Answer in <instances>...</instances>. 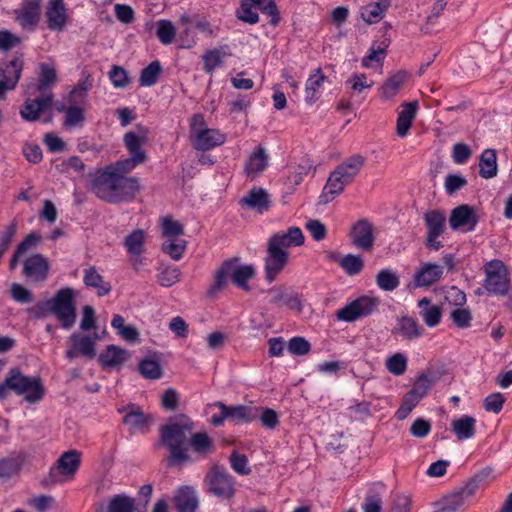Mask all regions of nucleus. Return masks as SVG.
I'll return each mask as SVG.
<instances>
[{
    "label": "nucleus",
    "instance_id": "nucleus-1",
    "mask_svg": "<svg viewBox=\"0 0 512 512\" xmlns=\"http://www.w3.org/2000/svg\"><path fill=\"white\" fill-rule=\"evenodd\" d=\"M194 429V421L186 414L169 417L167 423L160 427V442L169 451L166 458L168 466L177 467L192 461L187 444Z\"/></svg>",
    "mask_w": 512,
    "mask_h": 512
},
{
    "label": "nucleus",
    "instance_id": "nucleus-2",
    "mask_svg": "<svg viewBox=\"0 0 512 512\" xmlns=\"http://www.w3.org/2000/svg\"><path fill=\"white\" fill-rule=\"evenodd\" d=\"M139 189L137 177H127L118 172H111V167H106L91 181L92 192L99 199L111 204L134 199Z\"/></svg>",
    "mask_w": 512,
    "mask_h": 512
},
{
    "label": "nucleus",
    "instance_id": "nucleus-3",
    "mask_svg": "<svg viewBox=\"0 0 512 512\" xmlns=\"http://www.w3.org/2000/svg\"><path fill=\"white\" fill-rule=\"evenodd\" d=\"M304 240V235L298 227H290L286 232H277L268 239L264 263L265 279L269 283H272L288 264L287 249L303 245Z\"/></svg>",
    "mask_w": 512,
    "mask_h": 512
},
{
    "label": "nucleus",
    "instance_id": "nucleus-4",
    "mask_svg": "<svg viewBox=\"0 0 512 512\" xmlns=\"http://www.w3.org/2000/svg\"><path fill=\"white\" fill-rule=\"evenodd\" d=\"M239 257L226 259L215 271L214 281L207 290V296L213 297L219 291L223 290L228 283V277H231L232 283L244 291H250L248 280L256 275L253 265L238 266Z\"/></svg>",
    "mask_w": 512,
    "mask_h": 512
},
{
    "label": "nucleus",
    "instance_id": "nucleus-5",
    "mask_svg": "<svg viewBox=\"0 0 512 512\" xmlns=\"http://www.w3.org/2000/svg\"><path fill=\"white\" fill-rule=\"evenodd\" d=\"M9 391L23 396L29 403L39 402L45 394L40 377L26 376L18 368L10 369L3 383L0 384V400L5 399Z\"/></svg>",
    "mask_w": 512,
    "mask_h": 512
},
{
    "label": "nucleus",
    "instance_id": "nucleus-6",
    "mask_svg": "<svg viewBox=\"0 0 512 512\" xmlns=\"http://www.w3.org/2000/svg\"><path fill=\"white\" fill-rule=\"evenodd\" d=\"M190 140L194 149L208 151L225 143L226 135L218 129L207 128L202 114H194L190 120Z\"/></svg>",
    "mask_w": 512,
    "mask_h": 512
},
{
    "label": "nucleus",
    "instance_id": "nucleus-7",
    "mask_svg": "<svg viewBox=\"0 0 512 512\" xmlns=\"http://www.w3.org/2000/svg\"><path fill=\"white\" fill-rule=\"evenodd\" d=\"M204 482L212 495L223 500H230L235 495V479L225 467L213 465L207 472Z\"/></svg>",
    "mask_w": 512,
    "mask_h": 512
},
{
    "label": "nucleus",
    "instance_id": "nucleus-8",
    "mask_svg": "<svg viewBox=\"0 0 512 512\" xmlns=\"http://www.w3.org/2000/svg\"><path fill=\"white\" fill-rule=\"evenodd\" d=\"M52 314L57 317L64 329H70L76 321L74 291L70 287L60 289L49 299Z\"/></svg>",
    "mask_w": 512,
    "mask_h": 512
},
{
    "label": "nucleus",
    "instance_id": "nucleus-9",
    "mask_svg": "<svg viewBox=\"0 0 512 512\" xmlns=\"http://www.w3.org/2000/svg\"><path fill=\"white\" fill-rule=\"evenodd\" d=\"M485 288L489 293L505 295L508 291V273L504 263L492 260L485 266Z\"/></svg>",
    "mask_w": 512,
    "mask_h": 512
},
{
    "label": "nucleus",
    "instance_id": "nucleus-10",
    "mask_svg": "<svg viewBox=\"0 0 512 512\" xmlns=\"http://www.w3.org/2000/svg\"><path fill=\"white\" fill-rule=\"evenodd\" d=\"M378 305V300L367 296L359 297L336 312L338 320L354 322L372 314Z\"/></svg>",
    "mask_w": 512,
    "mask_h": 512
},
{
    "label": "nucleus",
    "instance_id": "nucleus-11",
    "mask_svg": "<svg viewBox=\"0 0 512 512\" xmlns=\"http://www.w3.org/2000/svg\"><path fill=\"white\" fill-rule=\"evenodd\" d=\"M97 339L98 335L96 333L93 336L73 333L69 337L71 346L66 351V357L70 360L78 356L93 359L96 356Z\"/></svg>",
    "mask_w": 512,
    "mask_h": 512
},
{
    "label": "nucleus",
    "instance_id": "nucleus-12",
    "mask_svg": "<svg viewBox=\"0 0 512 512\" xmlns=\"http://www.w3.org/2000/svg\"><path fill=\"white\" fill-rule=\"evenodd\" d=\"M351 243L362 251L372 250L375 242L374 227L367 219H359L350 229Z\"/></svg>",
    "mask_w": 512,
    "mask_h": 512
},
{
    "label": "nucleus",
    "instance_id": "nucleus-13",
    "mask_svg": "<svg viewBox=\"0 0 512 512\" xmlns=\"http://www.w3.org/2000/svg\"><path fill=\"white\" fill-rule=\"evenodd\" d=\"M136 132L129 131L124 134L123 142L131 157L136 158L141 162L147 160V154L142 145L147 142L149 129L141 124H137Z\"/></svg>",
    "mask_w": 512,
    "mask_h": 512
},
{
    "label": "nucleus",
    "instance_id": "nucleus-14",
    "mask_svg": "<svg viewBox=\"0 0 512 512\" xmlns=\"http://www.w3.org/2000/svg\"><path fill=\"white\" fill-rule=\"evenodd\" d=\"M52 103V93L42 94V96L35 99L28 98L20 110V115L26 121L35 122L40 118L42 112L51 109Z\"/></svg>",
    "mask_w": 512,
    "mask_h": 512
},
{
    "label": "nucleus",
    "instance_id": "nucleus-15",
    "mask_svg": "<svg viewBox=\"0 0 512 512\" xmlns=\"http://www.w3.org/2000/svg\"><path fill=\"white\" fill-rule=\"evenodd\" d=\"M48 272L49 263L42 254H34L24 261L23 274L33 282L45 281Z\"/></svg>",
    "mask_w": 512,
    "mask_h": 512
},
{
    "label": "nucleus",
    "instance_id": "nucleus-16",
    "mask_svg": "<svg viewBox=\"0 0 512 512\" xmlns=\"http://www.w3.org/2000/svg\"><path fill=\"white\" fill-rule=\"evenodd\" d=\"M269 294L272 295L270 299L272 304L283 302L288 309L295 310L299 313L302 312V296L294 290L284 286H277L269 289Z\"/></svg>",
    "mask_w": 512,
    "mask_h": 512
},
{
    "label": "nucleus",
    "instance_id": "nucleus-17",
    "mask_svg": "<svg viewBox=\"0 0 512 512\" xmlns=\"http://www.w3.org/2000/svg\"><path fill=\"white\" fill-rule=\"evenodd\" d=\"M478 223V216L474 209L469 205H460L454 208L449 218V224L452 229L456 230L466 227L467 231H472Z\"/></svg>",
    "mask_w": 512,
    "mask_h": 512
},
{
    "label": "nucleus",
    "instance_id": "nucleus-18",
    "mask_svg": "<svg viewBox=\"0 0 512 512\" xmlns=\"http://www.w3.org/2000/svg\"><path fill=\"white\" fill-rule=\"evenodd\" d=\"M41 0H24L22 8L15 10L16 20L23 28L34 29L40 19Z\"/></svg>",
    "mask_w": 512,
    "mask_h": 512
},
{
    "label": "nucleus",
    "instance_id": "nucleus-19",
    "mask_svg": "<svg viewBox=\"0 0 512 512\" xmlns=\"http://www.w3.org/2000/svg\"><path fill=\"white\" fill-rule=\"evenodd\" d=\"M366 157L361 154H353L344 159L334 169L344 180L351 184L365 166Z\"/></svg>",
    "mask_w": 512,
    "mask_h": 512
},
{
    "label": "nucleus",
    "instance_id": "nucleus-20",
    "mask_svg": "<svg viewBox=\"0 0 512 512\" xmlns=\"http://www.w3.org/2000/svg\"><path fill=\"white\" fill-rule=\"evenodd\" d=\"M173 502L177 512H196L199 506L197 492L191 486L180 487L173 497Z\"/></svg>",
    "mask_w": 512,
    "mask_h": 512
},
{
    "label": "nucleus",
    "instance_id": "nucleus-21",
    "mask_svg": "<svg viewBox=\"0 0 512 512\" xmlns=\"http://www.w3.org/2000/svg\"><path fill=\"white\" fill-rule=\"evenodd\" d=\"M239 204L242 207H248L259 213H263L270 208L271 201L265 189L254 187L248 191L245 197L240 199Z\"/></svg>",
    "mask_w": 512,
    "mask_h": 512
},
{
    "label": "nucleus",
    "instance_id": "nucleus-22",
    "mask_svg": "<svg viewBox=\"0 0 512 512\" xmlns=\"http://www.w3.org/2000/svg\"><path fill=\"white\" fill-rule=\"evenodd\" d=\"M349 183L334 170L330 172L326 184L319 196V203L326 205L339 196Z\"/></svg>",
    "mask_w": 512,
    "mask_h": 512
},
{
    "label": "nucleus",
    "instance_id": "nucleus-23",
    "mask_svg": "<svg viewBox=\"0 0 512 512\" xmlns=\"http://www.w3.org/2000/svg\"><path fill=\"white\" fill-rule=\"evenodd\" d=\"M46 18L50 30L61 31L64 29L67 14L63 0H49Z\"/></svg>",
    "mask_w": 512,
    "mask_h": 512
},
{
    "label": "nucleus",
    "instance_id": "nucleus-24",
    "mask_svg": "<svg viewBox=\"0 0 512 512\" xmlns=\"http://www.w3.org/2000/svg\"><path fill=\"white\" fill-rule=\"evenodd\" d=\"M312 164L306 160L292 168L287 176L283 179V190L285 195H291L297 186L303 181L305 175L308 174Z\"/></svg>",
    "mask_w": 512,
    "mask_h": 512
},
{
    "label": "nucleus",
    "instance_id": "nucleus-25",
    "mask_svg": "<svg viewBox=\"0 0 512 512\" xmlns=\"http://www.w3.org/2000/svg\"><path fill=\"white\" fill-rule=\"evenodd\" d=\"M418 110V102H406L402 104V110L398 113L396 123V133L399 137H405L411 126Z\"/></svg>",
    "mask_w": 512,
    "mask_h": 512
},
{
    "label": "nucleus",
    "instance_id": "nucleus-26",
    "mask_svg": "<svg viewBox=\"0 0 512 512\" xmlns=\"http://www.w3.org/2000/svg\"><path fill=\"white\" fill-rule=\"evenodd\" d=\"M423 328L418 322L409 316H402L397 319V323L392 330L393 335H400L406 340H413L422 335Z\"/></svg>",
    "mask_w": 512,
    "mask_h": 512
},
{
    "label": "nucleus",
    "instance_id": "nucleus-27",
    "mask_svg": "<svg viewBox=\"0 0 512 512\" xmlns=\"http://www.w3.org/2000/svg\"><path fill=\"white\" fill-rule=\"evenodd\" d=\"M128 358L127 350L111 344L99 355L98 360L102 367L114 368L121 366Z\"/></svg>",
    "mask_w": 512,
    "mask_h": 512
},
{
    "label": "nucleus",
    "instance_id": "nucleus-28",
    "mask_svg": "<svg viewBox=\"0 0 512 512\" xmlns=\"http://www.w3.org/2000/svg\"><path fill=\"white\" fill-rule=\"evenodd\" d=\"M188 444L193 452L202 457L212 454L216 449L213 439L206 432L193 433L192 431Z\"/></svg>",
    "mask_w": 512,
    "mask_h": 512
},
{
    "label": "nucleus",
    "instance_id": "nucleus-29",
    "mask_svg": "<svg viewBox=\"0 0 512 512\" xmlns=\"http://www.w3.org/2000/svg\"><path fill=\"white\" fill-rule=\"evenodd\" d=\"M451 431L459 441L472 438L476 433V419L463 415L451 422Z\"/></svg>",
    "mask_w": 512,
    "mask_h": 512
},
{
    "label": "nucleus",
    "instance_id": "nucleus-30",
    "mask_svg": "<svg viewBox=\"0 0 512 512\" xmlns=\"http://www.w3.org/2000/svg\"><path fill=\"white\" fill-rule=\"evenodd\" d=\"M225 409V416L228 420L239 423H250L259 417L258 409L255 407L237 405L227 406Z\"/></svg>",
    "mask_w": 512,
    "mask_h": 512
},
{
    "label": "nucleus",
    "instance_id": "nucleus-31",
    "mask_svg": "<svg viewBox=\"0 0 512 512\" xmlns=\"http://www.w3.org/2000/svg\"><path fill=\"white\" fill-rule=\"evenodd\" d=\"M442 268L433 263L424 264L415 274L414 282L418 287H429L442 277Z\"/></svg>",
    "mask_w": 512,
    "mask_h": 512
},
{
    "label": "nucleus",
    "instance_id": "nucleus-32",
    "mask_svg": "<svg viewBox=\"0 0 512 512\" xmlns=\"http://www.w3.org/2000/svg\"><path fill=\"white\" fill-rule=\"evenodd\" d=\"M493 469L491 467H485L477 472L462 486L459 491L462 496L466 499L472 497L478 488L485 486L489 483Z\"/></svg>",
    "mask_w": 512,
    "mask_h": 512
},
{
    "label": "nucleus",
    "instance_id": "nucleus-33",
    "mask_svg": "<svg viewBox=\"0 0 512 512\" xmlns=\"http://www.w3.org/2000/svg\"><path fill=\"white\" fill-rule=\"evenodd\" d=\"M423 220L427 235H442L446 228V215L444 211L433 209L424 213Z\"/></svg>",
    "mask_w": 512,
    "mask_h": 512
},
{
    "label": "nucleus",
    "instance_id": "nucleus-34",
    "mask_svg": "<svg viewBox=\"0 0 512 512\" xmlns=\"http://www.w3.org/2000/svg\"><path fill=\"white\" fill-rule=\"evenodd\" d=\"M268 166V156L263 147H257L245 165V172L253 179L262 173Z\"/></svg>",
    "mask_w": 512,
    "mask_h": 512
},
{
    "label": "nucleus",
    "instance_id": "nucleus-35",
    "mask_svg": "<svg viewBox=\"0 0 512 512\" xmlns=\"http://www.w3.org/2000/svg\"><path fill=\"white\" fill-rule=\"evenodd\" d=\"M24 60L22 56H15L10 61L3 62L0 68V76L3 80L18 83L23 70Z\"/></svg>",
    "mask_w": 512,
    "mask_h": 512
},
{
    "label": "nucleus",
    "instance_id": "nucleus-36",
    "mask_svg": "<svg viewBox=\"0 0 512 512\" xmlns=\"http://www.w3.org/2000/svg\"><path fill=\"white\" fill-rule=\"evenodd\" d=\"M124 411H126V414L123 417V423L133 429L145 427L150 423L149 417L145 415L142 409L136 404H129L127 407L120 410V412Z\"/></svg>",
    "mask_w": 512,
    "mask_h": 512
},
{
    "label": "nucleus",
    "instance_id": "nucleus-37",
    "mask_svg": "<svg viewBox=\"0 0 512 512\" xmlns=\"http://www.w3.org/2000/svg\"><path fill=\"white\" fill-rule=\"evenodd\" d=\"M139 373L149 380L160 379L163 375V368L160 365L157 353L142 359L138 364Z\"/></svg>",
    "mask_w": 512,
    "mask_h": 512
},
{
    "label": "nucleus",
    "instance_id": "nucleus-38",
    "mask_svg": "<svg viewBox=\"0 0 512 512\" xmlns=\"http://www.w3.org/2000/svg\"><path fill=\"white\" fill-rule=\"evenodd\" d=\"M83 281L87 287L97 289L98 296L107 295L111 291L110 283L104 281L103 276L98 273L94 266L85 269Z\"/></svg>",
    "mask_w": 512,
    "mask_h": 512
},
{
    "label": "nucleus",
    "instance_id": "nucleus-39",
    "mask_svg": "<svg viewBox=\"0 0 512 512\" xmlns=\"http://www.w3.org/2000/svg\"><path fill=\"white\" fill-rule=\"evenodd\" d=\"M497 171L496 150H484L479 160V175L484 179H490L497 175Z\"/></svg>",
    "mask_w": 512,
    "mask_h": 512
},
{
    "label": "nucleus",
    "instance_id": "nucleus-40",
    "mask_svg": "<svg viewBox=\"0 0 512 512\" xmlns=\"http://www.w3.org/2000/svg\"><path fill=\"white\" fill-rule=\"evenodd\" d=\"M418 306L421 308L419 315L428 327H435L441 320V309L437 305H431V301L424 297L419 300Z\"/></svg>",
    "mask_w": 512,
    "mask_h": 512
},
{
    "label": "nucleus",
    "instance_id": "nucleus-41",
    "mask_svg": "<svg viewBox=\"0 0 512 512\" xmlns=\"http://www.w3.org/2000/svg\"><path fill=\"white\" fill-rule=\"evenodd\" d=\"M57 464L61 474L73 475L80 465V454L75 450L67 451L60 456Z\"/></svg>",
    "mask_w": 512,
    "mask_h": 512
},
{
    "label": "nucleus",
    "instance_id": "nucleus-42",
    "mask_svg": "<svg viewBox=\"0 0 512 512\" xmlns=\"http://www.w3.org/2000/svg\"><path fill=\"white\" fill-rule=\"evenodd\" d=\"M406 79L405 72H398L390 76L381 86L382 98L385 100L393 98L402 88Z\"/></svg>",
    "mask_w": 512,
    "mask_h": 512
},
{
    "label": "nucleus",
    "instance_id": "nucleus-43",
    "mask_svg": "<svg viewBox=\"0 0 512 512\" xmlns=\"http://www.w3.org/2000/svg\"><path fill=\"white\" fill-rule=\"evenodd\" d=\"M326 76L322 73L321 68H317L313 74L310 75L306 82L305 92H306V101L310 104L314 103L317 100L316 93L318 89L325 82Z\"/></svg>",
    "mask_w": 512,
    "mask_h": 512
},
{
    "label": "nucleus",
    "instance_id": "nucleus-44",
    "mask_svg": "<svg viewBox=\"0 0 512 512\" xmlns=\"http://www.w3.org/2000/svg\"><path fill=\"white\" fill-rule=\"evenodd\" d=\"M145 232L136 229L124 239V246L130 255H141L144 251Z\"/></svg>",
    "mask_w": 512,
    "mask_h": 512
},
{
    "label": "nucleus",
    "instance_id": "nucleus-45",
    "mask_svg": "<svg viewBox=\"0 0 512 512\" xmlns=\"http://www.w3.org/2000/svg\"><path fill=\"white\" fill-rule=\"evenodd\" d=\"M162 71L161 64L158 60L152 61L148 66L143 68L139 77V84L142 87H150L157 83Z\"/></svg>",
    "mask_w": 512,
    "mask_h": 512
},
{
    "label": "nucleus",
    "instance_id": "nucleus-46",
    "mask_svg": "<svg viewBox=\"0 0 512 512\" xmlns=\"http://www.w3.org/2000/svg\"><path fill=\"white\" fill-rule=\"evenodd\" d=\"M109 512H136L140 511L135 507L134 500L127 495H115L109 502Z\"/></svg>",
    "mask_w": 512,
    "mask_h": 512
},
{
    "label": "nucleus",
    "instance_id": "nucleus-47",
    "mask_svg": "<svg viewBox=\"0 0 512 512\" xmlns=\"http://www.w3.org/2000/svg\"><path fill=\"white\" fill-rule=\"evenodd\" d=\"M387 9L381 2H373L361 8V17L368 24L377 23L383 18Z\"/></svg>",
    "mask_w": 512,
    "mask_h": 512
},
{
    "label": "nucleus",
    "instance_id": "nucleus-48",
    "mask_svg": "<svg viewBox=\"0 0 512 512\" xmlns=\"http://www.w3.org/2000/svg\"><path fill=\"white\" fill-rule=\"evenodd\" d=\"M339 265L349 276H354L362 271L364 261L360 255L347 254L339 260Z\"/></svg>",
    "mask_w": 512,
    "mask_h": 512
},
{
    "label": "nucleus",
    "instance_id": "nucleus-49",
    "mask_svg": "<svg viewBox=\"0 0 512 512\" xmlns=\"http://www.w3.org/2000/svg\"><path fill=\"white\" fill-rule=\"evenodd\" d=\"M156 36L164 45L171 44L176 36V28L169 20L161 19L157 22Z\"/></svg>",
    "mask_w": 512,
    "mask_h": 512
},
{
    "label": "nucleus",
    "instance_id": "nucleus-50",
    "mask_svg": "<svg viewBox=\"0 0 512 512\" xmlns=\"http://www.w3.org/2000/svg\"><path fill=\"white\" fill-rule=\"evenodd\" d=\"M186 244L187 242L184 239L168 238V240L162 244V250L173 260H179L186 249Z\"/></svg>",
    "mask_w": 512,
    "mask_h": 512
},
{
    "label": "nucleus",
    "instance_id": "nucleus-51",
    "mask_svg": "<svg viewBox=\"0 0 512 512\" xmlns=\"http://www.w3.org/2000/svg\"><path fill=\"white\" fill-rule=\"evenodd\" d=\"M56 71L46 63L40 64L39 83L36 87L37 91L44 92L56 82Z\"/></svg>",
    "mask_w": 512,
    "mask_h": 512
},
{
    "label": "nucleus",
    "instance_id": "nucleus-52",
    "mask_svg": "<svg viewBox=\"0 0 512 512\" xmlns=\"http://www.w3.org/2000/svg\"><path fill=\"white\" fill-rule=\"evenodd\" d=\"M378 287L384 291H393L399 286L398 276L389 269L381 270L376 276Z\"/></svg>",
    "mask_w": 512,
    "mask_h": 512
},
{
    "label": "nucleus",
    "instance_id": "nucleus-53",
    "mask_svg": "<svg viewBox=\"0 0 512 512\" xmlns=\"http://www.w3.org/2000/svg\"><path fill=\"white\" fill-rule=\"evenodd\" d=\"M465 498L459 490L445 496L439 503L441 512H455L465 503Z\"/></svg>",
    "mask_w": 512,
    "mask_h": 512
},
{
    "label": "nucleus",
    "instance_id": "nucleus-54",
    "mask_svg": "<svg viewBox=\"0 0 512 512\" xmlns=\"http://www.w3.org/2000/svg\"><path fill=\"white\" fill-rule=\"evenodd\" d=\"M228 55L220 49L209 50L203 55L204 66L203 69L206 73L211 74L218 66L222 64V58Z\"/></svg>",
    "mask_w": 512,
    "mask_h": 512
},
{
    "label": "nucleus",
    "instance_id": "nucleus-55",
    "mask_svg": "<svg viewBox=\"0 0 512 512\" xmlns=\"http://www.w3.org/2000/svg\"><path fill=\"white\" fill-rule=\"evenodd\" d=\"M181 271L178 267H166L157 275L159 284L163 287H171L180 281Z\"/></svg>",
    "mask_w": 512,
    "mask_h": 512
},
{
    "label": "nucleus",
    "instance_id": "nucleus-56",
    "mask_svg": "<svg viewBox=\"0 0 512 512\" xmlns=\"http://www.w3.org/2000/svg\"><path fill=\"white\" fill-rule=\"evenodd\" d=\"M435 381V377L429 378L427 374L423 373L416 379L409 392L421 400Z\"/></svg>",
    "mask_w": 512,
    "mask_h": 512
},
{
    "label": "nucleus",
    "instance_id": "nucleus-57",
    "mask_svg": "<svg viewBox=\"0 0 512 512\" xmlns=\"http://www.w3.org/2000/svg\"><path fill=\"white\" fill-rule=\"evenodd\" d=\"M420 399L414 396L409 391L404 395L402 403L396 411V417L398 420H404L412 412V410L418 405Z\"/></svg>",
    "mask_w": 512,
    "mask_h": 512
},
{
    "label": "nucleus",
    "instance_id": "nucleus-58",
    "mask_svg": "<svg viewBox=\"0 0 512 512\" xmlns=\"http://www.w3.org/2000/svg\"><path fill=\"white\" fill-rule=\"evenodd\" d=\"M287 348L292 355L303 356L311 351V344L304 337L295 336L288 341Z\"/></svg>",
    "mask_w": 512,
    "mask_h": 512
},
{
    "label": "nucleus",
    "instance_id": "nucleus-59",
    "mask_svg": "<svg viewBox=\"0 0 512 512\" xmlns=\"http://www.w3.org/2000/svg\"><path fill=\"white\" fill-rule=\"evenodd\" d=\"M231 468L240 475H249L251 468L248 467V458L244 454L233 450L229 457Z\"/></svg>",
    "mask_w": 512,
    "mask_h": 512
},
{
    "label": "nucleus",
    "instance_id": "nucleus-60",
    "mask_svg": "<svg viewBox=\"0 0 512 512\" xmlns=\"http://www.w3.org/2000/svg\"><path fill=\"white\" fill-rule=\"evenodd\" d=\"M386 368L396 376L403 375L407 369V358L401 353H396L387 359Z\"/></svg>",
    "mask_w": 512,
    "mask_h": 512
},
{
    "label": "nucleus",
    "instance_id": "nucleus-61",
    "mask_svg": "<svg viewBox=\"0 0 512 512\" xmlns=\"http://www.w3.org/2000/svg\"><path fill=\"white\" fill-rule=\"evenodd\" d=\"M162 232L167 238H178L184 234V228L178 221L165 217L162 220Z\"/></svg>",
    "mask_w": 512,
    "mask_h": 512
},
{
    "label": "nucleus",
    "instance_id": "nucleus-62",
    "mask_svg": "<svg viewBox=\"0 0 512 512\" xmlns=\"http://www.w3.org/2000/svg\"><path fill=\"white\" fill-rule=\"evenodd\" d=\"M109 78L116 88H125L130 83L127 71L123 67L117 65H114L110 70Z\"/></svg>",
    "mask_w": 512,
    "mask_h": 512
},
{
    "label": "nucleus",
    "instance_id": "nucleus-63",
    "mask_svg": "<svg viewBox=\"0 0 512 512\" xmlns=\"http://www.w3.org/2000/svg\"><path fill=\"white\" fill-rule=\"evenodd\" d=\"M505 403V397L500 392L492 393L484 399V409L488 412L498 414Z\"/></svg>",
    "mask_w": 512,
    "mask_h": 512
},
{
    "label": "nucleus",
    "instance_id": "nucleus-64",
    "mask_svg": "<svg viewBox=\"0 0 512 512\" xmlns=\"http://www.w3.org/2000/svg\"><path fill=\"white\" fill-rule=\"evenodd\" d=\"M251 6L252 3L248 0H243L240 5V9L237 11V17L249 24H256L259 21L257 12L253 11Z\"/></svg>",
    "mask_w": 512,
    "mask_h": 512
}]
</instances>
